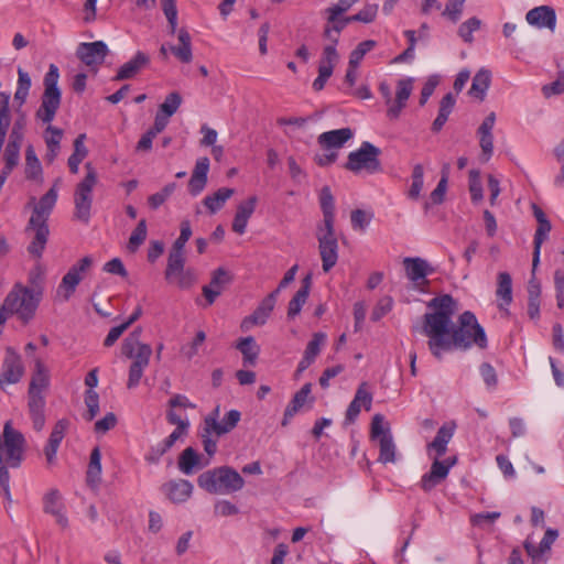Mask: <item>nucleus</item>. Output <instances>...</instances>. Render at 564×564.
Masks as SVG:
<instances>
[{
  "label": "nucleus",
  "instance_id": "nucleus-1",
  "mask_svg": "<svg viewBox=\"0 0 564 564\" xmlns=\"http://www.w3.org/2000/svg\"><path fill=\"white\" fill-rule=\"evenodd\" d=\"M431 312L423 315L420 332L429 338L427 347L438 360L445 352L467 350L474 345L485 349L488 345L485 329L470 311L463 312L453 323L457 303L449 294L435 296L427 303Z\"/></svg>",
  "mask_w": 564,
  "mask_h": 564
},
{
  "label": "nucleus",
  "instance_id": "nucleus-2",
  "mask_svg": "<svg viewBox=\"0 0 564 564\" xmlns=\"http://www.w3.org/2000/svg\"><path fill=\"white\" fill-rule=\"evenodd\" d=\"M58 78V67L54 64H51L48 72L44 76V93L41 98V105L35 112V118L47 124L44 131V141L46 148L55 149H61V141L64 134L61 128L51 124L56 116L62 100V94L57 86Z\"/></svg>",
  "mask_w": 564,
  "mask_h": 564
},
{
  "label": "nucleus",
  "instance_id": "nucleus-3",
  "mask_svg": "<svg viewBox=\"0 0 564 564\" xmlns=\"http://www.w3.org/2000/svg\"><path fill=\"white\" fill-rule=\"evenodd\" d=\"M57 202L56 186H52L33 207L31 217L25 227L26 234H32V240L28 246V252L35 259L43 256L48 241V218Z\"/></svg>",
  "mask_w": 564,
  "mask_h": 564
},
{
  "label": "nucleus",
  "instance_id": "nucleus-4",
  "mask_svg": "<svg viewBox=\"0 0 564 564\" xmlns=\"http://www.w3.org/2000/svg\"><path fill=\"white\" fill-rule=\"evenodd\" d=\"M219 405H217L204 420L198 431L205 453L213 457L217 452L218 438L230 433L239 423L241 413L238 410H230L219 422Z\"/></svg>",
  "mask_w": 564,
  "mask_h": 564
},
{
  "label": "nucleus",
  "instance_id": "nucleus-5",
  "mask_svg": "<svg viewBox=\"0 0 564 564\" xmlns=\"http://www.w3.org/2000/svg\"><path fill=\"white\" fill-rule=\"evenodd\" d=\"M140 333L141 329H134L124 338L121 346L122 355L132 359L127 382L128 389H133L139 386L143 371L149 366L152 355L151 346L139 341Z\"/></svg>",
  "mask_w": 564,
  "mask_h": 564
},
{
  "label": "nucleus",
  "instance_id": "nucleus-6",
  "mask_svg": "<svg viewBox=\"0 0 564 564\" xmlns=\"http://www.w3.org/2000/svg\"><path fill=\"white\" fill-rule=\"evenodd\" d=\"M197 484L209 494L229 495L242 489L245 480L236 469L220 466L202 473Z\"/></svg>",
  "mask_w": 564,
  "mask_h": 564
},
{
  "label": "nucleus",
  "instance_id": "nucleus-7",
  "mask_svg": "<svg viewBox=\"0 0 564 564\" xmlns=\"http://www.w3.org/2000/svg\"><path fill=\"white\" fill-rule=\"evenodd\" d=\"M4 301L9 313L15 314L24 324H28L35 315L41 293L34 292L33 289L21 283H15Z\"/></svg>",
  "mask_w": 564,
  "mask_h": 564
},
{
  "label": "nucleus",
  "instance_id": "nucleus-8",
  "mask_svg": "<svg viewBox=\"0 0 564 564\" xmlns=\"http://www.w3.org/2000/svg\"><path fill=\"white\" fill-rule=\"evenodd\" d=\"M86 176L76 185L74 193L75 212L74 216L88 224L93 206V191L97 184V172L90 162L85 164Z\"/></svg>",
  "mask_w": 564,
  "mask_h": 564
},
{
  "label": "nucleus",
  "instance_id": "nucleus-9",
  "mask_svg": "<svg viewBox=\"0 0 564 564\" xmlns=\"http://www.w3.org/2000/svg\"><path fill=\"white\" fill-rule=\"evenodd\" d=\"M380 153L379 148L368 141H364L358 150L348 154L344 167L352 173H359L362 170L370 174L378 173L382 170L379 160Z\"/></svg>",
  "mask_w": 564,
  "mask_h": 564
},
{
  "label": "nucleus",
  "instance_id": "nucleus-10",
  "mask_svg": "<svg viewBox=\"0 0 564 564\" xmlns=\"http://www.w3.org/2000/svg\"><path fill=\"white\" fill-rule=\"evenodd\" d=\"M185 252L170 250L164 276L167 282L176 283L180 289H189L196 282L194 270L185 269Z\"/></svg>",
  "mask_w": 564,
  "mask_h": 564
},
{
  "label": "nucleus",
  "instance_id": "nucleus-11",
  "mask_svg": "<svg viewBox=\"0 0 564 564\" xmlns=\"http://www.w3.org/2000/svg\"><path fill=\"white\" fill-rule=\"evenodd\" d=\"M316 239L318 252L322 260V268L325 273L329 272L338 261V240L335 227H316Z\"/></svg>",
  "mask_w": 564,
  "mask_h": 564
},
{
  "label": "nucleus",
  "instance_id": "nucleus-12",
  "mask_svg": "<svg viewBox=\"0 0 564 564\" xmlns=\"http://www.w3.org/2000/svg\"><path fill=\"white\" fill-rule=\"evenodd\" d=\"M337 43L338 39H333V43L323 48L322 57L318 63V76L314 79L312 85L315 91L323 90L327 80L333 75L334 67L339 59L336 50Z\"/></svg>",
  "mask_w": 564,
  "mask_h": 564
},
{
  "label": "nucleus",
  "instance_id": "nucleus-13",
  "mask_svg": "<svg viewBox=\"0 0 564 564\" xmlns=\"http://www.w3.org/2000/svg\"><path fill=\"white\" fill-rule=\"evenodd\" d=\"M403 267L406 278L421 291L429 286L427 275L434 272L431 264L419 257H408L403 259Z\"/></svg>",
  "mask_w": 564,
  "mask_h": 564
},
{
  "label": "nucleus",
  "instance_id": "nucleus-14",
  "mask_svg": "<svg viewBox=\"0 0 564 564\" xmlns=\"http://www.w3.org/2000/svg\"><path fill=\"white\" fill-rule=\"evenodd\" d=\"M93 264V259L89 256L82 258L77 263L72 265L67 273L63 276L58 286V292H64L63 297L67 301L75 292L77 285L83 280L85 273Z\"/></svg>",
  "mask_w": 564,
  "mask_h": 564
},
{
  "label": "nucleus",
  "instance_id": "nucleus-15",
  "mask_svg": "<svg viewBox=\"0 0 564 564\" xmlns=\"http://www.w3.org/2000/svg\"><path fill=\"white\" fill-rule=\"evenodd\" d=\"M23 375L24 366L21 356L12 347H7L0 373V386L17 383Z\"/></svg>",
  "mask_w": 564,
  "mask_h": 564
},
{
  "label": "nucleus",
  "instance_id": "nucleus-16",
  "mask_svg": "<svg viewBox=\"0 0 564 564\" xmlns=\"http://www.w3.org/2000/svg\"><path fill=\"white\" fill-rule=\"evenodd\" d=\"M108 46L102 41L80 43L76 50V56L89 67H98L108 55Z\"/></svg>",
  "mask_w": 564,
  "mask_h": 564
},
{
  "label": "nucleus",
  "instance_id": "nucleus-17",
  "mask_svg": "<svg viewBox=\"0 0 564 564\" xmlns=\"http://www.w3.org/2000/svg\"><path fill=\"white\" fill-rule=\"evenodd\" d=\"M533 215L538 221V228L534 234V248L532 258V272L534 273L536 267L540 263L541 246L547 238L552 226L544 212L535 204H533Z\"/></svg>",
  "mask_w": 564,
  "mask_h": 564
},
{
  "label": "nucleus",
  "instance_id": "nucleus-18",
  "mask_svg": "<svg viewBox=\"0 0 564 564\" xmlns=\"http://www.w3.org/2000/svg\"><path fill=\"white\" fill-rule=\"evenodd\" d=\"M276 297L278 291H272L270 294H268L253 311V313L243 318L241 328L243 330H248L251 326L264 325L275 306Z\"/></svg>",
  "mask_w": 564,
  "mask_h": 564
},
{
  "label": "nucleus",
  "instance_id": "nucleus-19",
  "mask_svg": "<svg viewBox=\"0 0 564 564\" xmlns=\"http://www.w3.org/2000/svg\"><path fill=\"white\" fill-rule=\"evenodd\" d=\"M413 83L414 79L412 77L401 78L397 82L395 98L392 99L391 106L387 109V117L389 119L395 120L400 117L412 94Z\"/></svg>",
  "mask_w": 564,
  "mask_h": 564
},
{
  "label": "nucleus",
  "instance_id": "nucleus-20",
  "mask_svg": "<svg viewBox=\"0 0 564 564\" xmlns=\"http://www.w3.org/2000/svg\"><path fill=\"white\" fill-rule=\"evenodd\" d=\"M232 282V275L225 268H217L212 273V280L208 285H204L202 291L207 305L214 304L216 299L223 293L225 288Z\"/></svg>",
  "mask_w": 564,
  "mask_h": 564
},
{
  "label": "nucleus",
  "instance_id": "nucleus-21",
  "mask_svg": "<svg viewBox=\"0 0 564 564\" xmlns=\"http://www.w3.org/2000/svg\"><path fill=\"white\" fill-rule=\"evenodd\" d=\"M43 511L52 514L56 519V523L65 529L68 527V519L65 514V507L62 502V496L57 489H51L43 497Z\"/></svg>",
  "mask_w": 564,
  "mask_h": 564
},
{
  "label": "nucleus",
  "instance_id": "nucleus-22",
  "mask_svg": "<svg viewBox=\"0 0 564 564\" xmlns=\"http://www.w3.org/2000/svg\"><path fill=\"white\" fill-rule=\"evenodd\" d=\"M312 392V383H305L292 398L290 403L286 405L283 420L281 422L282 426H286L293 416L306 404L310 406L313 405L315 398L311 397Z\"/></svg>",
  "mask_w": 564,
  "mask_h": 564
},
{
  "label": "nucleus",
  "instance_id": "nucleus-23",
  "mask_svg": "<svg viewBox=\"0 0 564 564\" xmlns=\"http://www.w3.org/2000/svg\"><path fill=\"white\" fill-rule=\"evenodd\" d=\"M525 20L532 26L538 29L545 28L552 32L556 26V13L550 6H540L529 10Z\"/></svg>",
  "mask_w": 564,
  "mask_h": 564
},
{
  "label": "nucleus",
  "instance_id": "nucleus-24",
  "mask_svg": "<svg viewBox=\"0 0 564 564\" xmlns=\"http://www.w3.org/2000/svg\"><path fill=\"white\" fill-rule=\"evenodd\" d=\"M150 56L147 53L138 51L131 59L120 66L113 80L120 82L134 78L142 69L150 65Z\"/></svg>",
  "mask_w": 564,
  "mask_h": 564
},
{
  "label": "nucleus",
  "instance_id": "nucleus-25",
  "mask_svg": "<svg viewBox=\"0 0 564 564\" xmlns=\"http://www.w3.org/2000/svg\"><path fill=\"white\" fill-rule=\"evenodd\" d=\"M45 397L37 392H28V409L33 429L42 431L45 425Z\"/></svg>",
  "mask_w": 564,
  "mask_h": 564
},
{
  "label": "nucleus",
  "instance_id": "nucleus-26",
  "mask_svg": "<svg viewBox=\"0 0 564 564\" xmlns=\"http://www.w3.org/2000/svg\"><path fill=\"white\" fill-rule=\"evenodd\" d=\"M208 171L209 159L207 156L199 158L195 163L188 182V192L192 196H197L204 191L207 184Z\"/></svg>",
  "mask_w": 564,
  "mask_h": 564
},
{
  "label": "nucleus",
  "instance_id": "nucleus-27",
  "mask_svg": "<svg viewBox=\"0 0 564 564\" xmlns=\"http://www.w3.org/2000/svg\"><path fill=\"white\" fill-rule=\"evenodd\" d=\"M68 427V421L65 419L58 420L47 441L46 446L44 447V454L47 460V464L52 465L55 462L57 449L65 436L66 430Z\"/></svg>",
  "mask_w": 564,
  "mask_h": 564
},
{
  "label": "nucleus",
  "instance_id": "nucleus-28",
  "mask_svg": "<svg viewBox=\"0 0 564 564\" xmlns=\"http://www.w3.org/2000/svg\"><path fill=\"white\" fill-rule=\"evenodd\" d=\"M166 497L175 502H185L193 492V485L186 479L171 480L162 486Z\"/></svg>",
  "mask_w": 564,
  "mask_h": 564
},
{
  "label": "nucleus",
  "instance_id": "nucleus-29",
  "mask_svg": "<svg viewBox=\"0 0 564 564\" xmlns=\"http://www.w3.org/2000/svg\"><path fill=\"white\" fill-rule=\"evenodd\" d=\"M496 296L499 310L509 315L508 306L512 302V279L508 272L498 273Z\"/></svg>",
  "mask_w": 564,
  "mask_h": 564
},
{
  "label": "nucleus",
  "instance_id": "nucleus-30",
  "mask_svg": "<svg viewBox=\"0 0 564 564\" xmlns=\"http://www.w3.org/2000/svg\"><path fill=\"white\" fill-rule=\"evenodd\" d=\"M311 288L312 274L307 273L301 281V288L289 302L288 318L293 319L301 313L303 305L306 303L308 299Z\"/></svg>",
  "mask_w": 564,
  "mask_h": 564
},
{
  "label": "nucleus",
  "instance_id": "nucleus-31",
  "mask_svg": "<svg viewBox=\"0 0 564 564\" xmlns=\"http://www.w3.org/2000/svg\"><path fill=\"white\" fill-rule=\"evenodd\" d=\"M352 135L350 128H341L323 132L318 135L317 142L325 149H340Z\"/></svg>",
  "mask_w": 564,
  "mask_h": 564
},
{
  "label": "nucleus",
  "instance_id": "nucleus-32",
  "mask_svg": "<svg viewBox=\"0 0 564 564\" xmlns=\"http://www.w3.org/2000/svg\"><path fill=\"white\" fill-rule=\"evenodd\" d=\"M556 538L557 531L547 529L539 545H535L527 540L524 542V549L533 562L540 561L543 554L550 551L551 545L554 543Z\"/></svg>",
  "mask_w": 564,
  "mask_h": 564
},
{
  "label": "nucleus",
  "instance_id": "nucleus-33",
  "mask_svg": "<svg viewBox=\"0 0 564 564\" xmlns=\"http://www.w3.org/2000/svg\"><path fill=\"white\" fill-rule=\"evenodd\" d=\"M166 420L170 424L176 425V429L162 442H160L167 451H170L175 442L184 434L187 433L189 423L183 420L175 411L170 410L166 413Z\"/></svg>",
  "mask_w": 564,
  "mask_h": 564
},
{
  "label": "nucleus",
  "instance_id": "nucleus-34",
  "mask_svg": "<svg viewBox=\"0 0 564 564\" xmlns=\"http://www.w3.org/2000/svg\"><path fill=\"white\" fill-rule=\"evenodd\" d=\"M454 425L444 424L442 425L434 440L427 444V453L431 454L432 452H435L436 457H442L445 455L447 451V444L452 440L454 435Z\"/></svg>",
  "mask_w": 564,
  "mask_h": 564
},
{
  "label": "nucleus",
  "instance_id": "nucleus-35",
  "mask_svg": "<svg viewBox=\"0 0 564 564\" xmlns=\"http://www.w3.org/2000/svg\"><path fill=\"white\" fill-rule=\"evenodd\" d=\"M319 206L323 213V223L318 226L335 227V198L329 186H324L321 189Z\"/></svg>",
  "mask_w": 564,
  "mask_h": 564
},
{
  "label": "nucleus",
  "instance_id": "nucleus-36",
  "mask_svg": "<svg viewBox=\"0 0 564 564\" xmlns=\"http://www.w3.org/2000/svg\"><path fill=\"white\" fill-rule=\"evenodd\" d=\"M235 347L241 352L245 366H256L260 354V346L252 336L241 337Z\"/></svg>",
  "mask_w": 564,
  "mask_h": 564
},
{
  "label": "nucleus",
  "instance_id": "nucleus-37",
  "mask_svg": "<svg viewBox=\"0 0 564 564\" xmlns=\"http://www.w3.org/2000/svg\"><path fill=\"white\" fill-rule=\"evenodd\" d=\"M50 386L48 371L41 359L35 360V370L32 375L28 392L44 394Z\"/></svg>",
  "mask_w": 564,
  "mask_h": 564
},
{
  "label": "nucleus",
  "instance_id": "nucleus-38",
  "mask_svg": "<svg viewBox=\"0 0 564 564\" xmlns=\"http://www.w3.org/2000/svg\"><path fill=\"white\" fill-rule=\"evenodd\" d=\"M491 83V72L480 68L474 76L468 95L482 101Z\"/></svg>",
  "mask_w": 564,
  "mask_h": 564
},
{
  "label": "nucleus",
  "instance_id": "nucleus-39",
  "mask_svg": "<svg viewBox=\"0 0 564 564\" xmlns=\"http://www.w3.org/2000/svg\"><path fill=\"white\" fill-rule=\"evenodd\" d=\"M177 39L180 45H173L170 50L182 63H189L193 58L191 34L185 29H181Z\"/></svg>",
  "mask_w": 564,
  "mask_h": 564
},
{
  "label": "nucleus",
  "instance_id": "nucleus-40",
  "mask_svg": "<svg viewBox=\"0 0 564 564\" xmlns=\"http://www.w3.org/2000/svg\"><path fill=\"white\" fill-rule=\"evenodd\" d=\"M235 191L229 187H220L213 195H207L203 199L204 206L210 214H216L226 204V202L234 195Z\"/></svg>",
  "mask_w": 564,
  "mask_h": 564
},
{
  "label": "nucleus",
  "instance_id": "nucleus-41",
  "mask_svg": "<svg viewBox=\"0 0 564 564\" xmlns=\"http://www.w3.org/2000/svg\"><path fill=\"white\" fill-rule=\"evenodd\" d=\"M42 165L35 153L32 144H29L25 149V169L24 174L26 180L37 181L42 177Z\"/></svg>",
  "mask_w": 564,
  "mask_h": 564
},
{
  "label": "nucleus",
  "instance_id": "nucleus-42",
  "mask_svg": "<svg viewBox=\"0 0 564 564\" xmlns=\"http://www.w3.org/2000/svg\"><path fill=\"white\" fill-rule=\"evenodd\" d=\"M101 453L99 447H94L90 453L89 464L86 473L87 484L91 487H96L100 482L101 475Z\"/></svg>",
  "mask_w": 564,
  "mask_h": 564
},
{
  "label": "nucleus",
  "instance_id": "nucleus-43",
  "mask_svg": "<svg viewBox=\"0 0 564 564\" xmlns=\"http://www.w3.org/2000/svg\"><path fill=\"white\" fill-rule=\"evenodd\" d=\"M200 456L193 447H186L178 457V468L185 475H191L199 466Z\"/></svg>",
  "mask_w": 564,
  "mask_h": 564
},
{
  "label": "nucleus",
  "instance_id": "nucleus-44",
  "mask_svg": "<svg viewBox=\"0 0 564 564\" xmlns=\"http://www.w3.org/2000/svg\"><path fill=\"white\" fill-rule=\"evenodd\" d=\"M9 104L10 95L6 91H0V138L2 139H6L11 123Z\"/></svg>",
  "mask_w": 564,
  "mask_h": 564
},
{
  "label": "nucleus",
  "instance_id": "nucleus-45",
  "mask_svg": "<svg viewBox=\"0 0 564 564\" xmlns=\"http://www.w3.org/2000/svg\"><path fill=\"white\" fill-rule=\"evenodd\" d=\"M380 453L379 462L383 464L394 463L395 460V446L391 434H386L379 441Z\"/></svg>",
  "mask_w": 564,
  "mask_h": 564
},
{
  "label": "nucleus",
  "instance_id": "nucleus-46",
  "mask_svg": "<svg viewBox=\"0 0 564 564\" xmlns=\"http://www.w3.org/2000/svg\"><path fill=\"white\" fill-rule=\"evenodd\" d=\"M423 177H424V169L423 165L417 163L413 166L412 170V183L408 192L409 198L416 200L420 197L421 191L423 188Z\"/></svg>",
  "mask_w": 564,
  "mask_h": 564
},
{
  "label": "nucleus",
  "instance_id": "nucleus-47",
  "mask_svg": "<svg viewBox=\"0 0 564 564\" xmlns=\"http://www.w3.org/2000/svg\"><path fill=\"white\" fill-rule=\"evenodd\" d=\"M147 235H148L147 220L143 218L138 223L137 227L131 232V236H130L129 242H128V249L131 252H135L139 249V247L147 239Z\"/></svg>",
  "mask_w": 564,
  "mask_h": 564
},
{
  "label": "nucleus",
  "instance_id": "nucleus-48",
  "mask_svg": "<svg viewBox=\"0 0 564 564\" xmlns=\"http://www.w3.org/2000/svg\"><path fill=\"white\" fill-rule=\"evenodd\" d=\"M176 189L175 183L166 184L160 192L154 193L148 197V205L151 209L155 210L174 193Z\"/></svg>",
  "mask_w": 564,
  "mask_h": 564
},
{
  "label": "nucleus",
  "instance_id": "nucleus-49",
  "mask_svg": "<svg viewBox=\"0 0 564 564\" xmlns=\"http://www.w3.org/2000/svg\"><path fill=\"white\" fill-rule=\"evenodd\" d=\"M182 104V97L177 91L170 93L163 104L160 105L159 111L167 118L172 117Z\"/></svg>",
  "mask_w": 564,
  "mask_h": 564
},
{
  "label": "nucleus",
  "instance_id": "nucleus-50",
  "mask_svg": "<svg viewBox=\"0 0 564 564\" xmlns=\"http://www.w3.org/2000/svg\"><path fill=\"white\" fill-rule=\"evenodd\" d=\"M465 1L466 0H447L442 12V17L446 18L453 23H457L462 18Z\"/></svg>",
  "mask_w": 564,
  "mask_h": 564
},
{
  "label": "nucleus",
  "instance_id": "nucleus-51",
  "mask_svg": "<svg viewBox=\"0 0 564 564\" xmlns=\"http://www.w3.org/2000/svg\"><path fill=\"white\" fill-rule=\"evenodd\" d=\"M349 23H351V20H348V17L343 19H339V17H335L334 20L327 19V25L324 29V36L333 42V39H338V34Z\"/></svg>",
  "mask_w": 564,
  "mask_h": 564
},
{
  "label": "nucleus",
  "instance_id": "nucleus-52",
  "mask_svg": "<svg viewBox=\"0 0 564 564\" xmlns=\"http://www.w3.org/2000/svg\"><path fill=\"white\" fill-rule=\"evenodd\" d=\"M376 46L373 40H366L360 42L349 55V66L358 67L364 56Z\"/></svg>",
  "mask_w": 564,
  "mask_h": 564
},
{
  "label": "nucleus",
  "instance_id": "nucleus-53",
  "mask_svg": "<svg viewBox=\"0 0 564 564\" xmlns=\"http://www.w3.org/2000/svg\"><path fill=\"white\" fill-rule=\"evenodd\" d=\"M448 165H444L442 170V177L438 181L436 187L430 195V200L432 204L438 205L443 203L444 196L447 188V178H448Z\"/></svg>",
  "mask_w": 564,
  "mask_h": 564
},
{
  "label": "nucleus",
  "instance_id": "nucleus-54",
  "mask_svg": "<svg viewBox=\"0 0 564 564\" xmlns=\"http://www.w3.org/2000/svg\"><path fill=\"white\" fill-rule=\"evenodd\" d=\"M84 401L87 406V412L84 417L86 421L90 422L99 412V395L95 390H87Z\"/></svg>",
  "mask_w": 564,
  "mask_h": 564
},
{
  "label": "nucleus",
  "instance_id": "nucleus-55",
  "mask_svg": "<svg viewBox=\"0 0 564 564\" xmlns=\"http://www.w3.org/2000/svg\"><path fill=\"white\" fill-rule=\"evenodd\" d=\"M480 25L481 21L478 18L473 17L459 25L458 35L463 39L464 42L471 43L474 40L473 33L479 30Z\"/></svg>",
  "mask_w": 564,
  "mask_h": 564
},
{
  "label": "nucleus",
  "instance_id": "nucleus-56",
  "mask_svg": "<svg viewBox=\"0 0 564 564\" xmlns=\"http://www.w3.org/2000/svg\"><path fill=\"white\" fill-rule=\"evenodd\" d=\"M20 150L21 149L15 148L13 143L11 145H6L3 153L4 165L2 170L12 173L20 162Z\"/></svg>",
  "mask_w": 564,
  "mask_h": 564
},
{
  "label": "nucleus",
  "instance_id": "nucleus-57",
  "mask_svg": "<svg viewBox=\"0 0 564 564\" xmlns=\"http://www.w3.org/2000/svg\"><path fill=\"white\" fill-rule=\"evenodd\" d=\"M469 193L473 203H478L484 197L480 174L477 170L469 171Z\"/></svg>",
  "mask_w": 564,
  "mask_h": 564
},
{
  "label": "nucleus",
  "instance_id": "nucleus-58",
  "mask_svg": "<svg viewBox=\"0 0 564 564\" xmlns=\"http://www.w3.org/2000/svg\"><path fill=\"white\" fill-rule=\"evenodd\" d=\"M325 338H326L325 334L315 333L313 335L312 339L306 345V348L304 351V357L314 361L315 358L321 352V346L324 344Z\"/></svg>",
  "mask_w": 564,
  "mask_h": 564
},
{
  "label": "nucleus",
  "instance_id": "nucleus-59",
  "mask_svg": "<svg viewBox=\"0 0 564 564\" xmlns=\"http://www.w3.org/2000/svg\"><path fill=\"white\" fill-rule=\"evenodd\" d=\"M372 219V214H367L362 209H355L350 214L351 227L355 230L365 231Z\"/></svg>",
  "mask_w": 564,
  "mask_h": 564
},
{
  "label": "nucleus",
  "instance_id": "nucleus-60",
  "mask_svg": "<svg viewBox=\"0 0 564 564\" xmlns=\"http://www.w3.org/2000/svg\"><path fill=\"white\" fill-rule=\"evenodd\" d=\"M377 12V4H366L358 13L348 17V20H351V22L371 23L375 21Z\"/></svg>",
  "mask_w": 564,
  "mask_h": 564
},
{
  "label": "nucleus",
  "instance_id": "nucleus-61",
  "mask_svg": "<svg viewBox=\"0 0 564 564\" xmlns=\"http://www.w3.org/2000/svg\"><path fill=\"white\" fill-rule=\"evenodd\" d=\"M479 145L481 148V156L485 162L489 161L494 152L492 132H478Z\"/></svg>",
  "mask_w": 564,
  "mask_h": 564
},
{
  "label": "nucleus",
  "instance_id": "nucleus-62",
  "mask_svg": "<svg viewBox=\"0 0 564 564\" xmlns=\"http://www.w3.org/2000/svg\"><path fill=\"white\" fill-rule=\"evenodd\" d=\"M386 434H391L389 426H384V417L381 414H376L371 421L370 436L372 440H379Z\"/></svg>",
  "mask_w": 564,
  "mask_h": 564
},
{
  "label": "nucleus",
  "instance_id": "nucleus-63",
  "mask_svg": "<svg viewBox=\"0 0 564 564\" xmlns=\"http://www.w3.org/2000/svg\"><path fill=\"white\" fill-rule=\"evenodd\" d=\"M352 400H355V402L360 403L361 406H364L366 411H369L371 409L372 393L368 390L367 382H361L359 384Z\"/></svg>",
  "mask_w": 564,
  "mask_h": 564
},
{
  "label": "nucleus",
  "instance_id": "nucleus-64",
  "mask_svg": "<svg viewBox=\"0 0 564 564\" xmlns=\"http://www.w3.org/2000/svg\"><path fill=\"white\" fill-rule=\"evenodd\" d=\"M554 156L557 162L561 164L560 174L555 176L554 184L556 186L564 185V139L554 148Z\"/></svg>",
  "mask_w": 564,
  "mask_h": 564
}]
</instances>
